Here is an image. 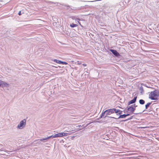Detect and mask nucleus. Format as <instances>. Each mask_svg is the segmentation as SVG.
Returning a JSON list of instances; mask_svg holds the SVG:
<instances>
[{
  "label": "nucleus",
  "mask_w": 159,
  "mask_h": 159,
  "mask_svg": "<svg viewBox=\"0 0 159 159\" xmlns=\"http://www.w3.org/2000/svg\"><path fill=\"white\" fill-rule=\"evenodd\" d=\"M109 51L111 52L115 56L117 57H118L120 56V54L116 50L110 49H109Z\"/></svg>",
  "instance_id": "nucleus-5"
},
{
  "label": "nucleus",
  "mask_w": 159,
  "mask_h": 159,
  "mask_svg": "<svg viewBox=\"0 0 159 159\" xmlns=\"http://www.w3.org/2000/svg\"><path fill=\"white\" fill-rule=\"evenodd\" d=\"M76 23H78V24H79V25L80 26H82V25H81L79 21L76 20Z\"/></svg>",
  "instance_id": "nucleus-25"
},
{
  "label": "nucleus",
  "mask_w": 159,
  "mask_h": 159,
  "mask_svg": "<svg viewBox=\"0 0 159 159\" xmlns=\"http://www.w3.org/2000/svg\"><path fill=\"white\" fill-rule=\"evenodd\" d=\"M47 139H48L47 137L44 138H43L40 139H39L37 140V141H38V143H39L41 141H43V143H45V142H46V141H44L47 140Z\"/></svg>",
  "instance_id": "nucleus-10"
},
{
  "label": "nucleus",
  "mask_w": 159,
  "mask_h": 159,
  "mask_svg": "<svg viewBox=\"0 0 159 159\" xmlns=\"http://www.w3.org/2000/svg\"><path fill=\"white\" fill-rule=\"evenodd\" d=\"M148 110H148V112H150V111H148Z\"/></svg>",
  "instance_id": "nucleus-36"
},
{
  "label": "nucleus",
  "mask_w": 159,
  "mask_h": 159,
  "mask_svg": "<svg viewBox=\"0 0 159 159\" xmlns=\"http://www.w3.org/2000/svg\"><path fill=\"white\" fill-rule=\"evenodd\" d=\"M77 26H78V25L74 23H72L70 25V26L71 28H74Z\"/></svg>",
  "instance_id": "nucleus-17"
},
{
  "label": "nucleus",
  "mask_w": 159,
  "mask_h": 159,
  "mask_svg": "<svg viewBox=\"0 0 159 159\" xmlns=\"http://www.w3.org/2000/svg\"><path fill=\"white\" fill-rule=\"evenodd\" d=\"M130 113H128L127 114H125V116H126V117L127 116H129L130 115Z\"/></svg>",
  "instance_id": "nucleus-31"
},
{
  "label": "nucleus",
  "mask_w": 159,
  "mask_h": 159,
  "mask_svg": "<svg viewBox=\"0 0 159 159\" xmlns=\"http://www.w3.org/2000/svg\"><path fill=\"white\" fill-rule=\"evenodd\" d=\"M53 136H54V135H52L50 136H49L48 137H47V138L48 139H49L50 138H53Z\"/></svg>",
  "instance_id": "nucleus-28"
},
{
  "label": "nucleus",
  "mask_w": 159,
  "mask_h": 159,
  "mask_svg": "<svg viewBox=\"0 0 159 159\" xmlns=\"http://www.w3.org/2000/svg\"><path fill=\"white\" fill-rule=\"evenodd\" d=\"M53 61L54 62L59 64H61V61L59 60L56 59H54Z\"/></svg>",
  "instance_id": "nucleus-14"
},
{
  "label": "nucleus",
  "mask_w": 159,
  "mask_h": 159,
  "mask_svg": "<svg viewBox=\"0 0 159 159\" xmlns=\"http://www.w3.org/2000/svg\"><path fill=\"white\" fill-rule=\"evenodd\" d=\"M109 117L111 118H113L114 119H118L120 118H124L126 117L125 114H124L123 115H120L119 116L118 118H116V117H110V116H108Z\"/></svg>",
  "instance_id": "nucleus-8"
},
{
  "label": "nucleus",
  "mask_w": 159,
  "mask_h": 159,
  "mask_svg": "<svg viewBox=\"0 0 159 159\" xmlns=\"http://www.w3.org/2000/svg\"><path fill=\"white\" fill-rule=\"evenodd\" d=\"M70 133H63V136H67V135H69Z\"/></svg>",
  "instance_id": "nucleus-21"
},
{
  "label": "nucleus",
  "mask_w": 159,
  "mask_h": 159,
  "mask_svg": "<svg viewBox=\"0 0 159 159\" xmlns=\"http://www.w3.org/2000/svg\"><path fill=\"white\" fill-rule=\"evenodd\" d=\"M53 136H54V135H52L50 136H49L48 137H47V138L48 139H49L50 138H53Z\"/></svg>",
  "instance_id": "nucleus-26"
},
{
  "label": "nucleus",
  "mask_w": 159,
  "mask_h": 159,
  "mask_svg": "<svg viewBox=\"0 0 159 159\" xmlns=\"http://www.w3.org/2000/svg\"><path fill=\"white\" fill-rule=\"evenodd\" d=\"M152 103V102H149L147 103L145 105V110H148V108L150 107ZM145 110H144L143 111V112Z\"/></svg>",
  "instance_id": "nucleus-9"
},
{
  "label": "nucleus",
  "mask_w": 159,
  "mask_h": 159,
  "mask_svg": "<svg viewBox=\"0 0 159 159\" xmlns=\"http://www.w3.org/2000/svg\"><path fill=\"white\" fill-rule=\"evenodd\" d=\"M127 110L128 111L131 113H134L136 115H137V113H134V112L135 111L134 108L133 106V105H132L129 106H128L127 107Z\"/></svg>",
  "instance_id": "nucleus-3"
},
{
  "label": "nucleus",
  "mask_w": 159,
  "mask_h": 159,
  "mask_svg": "<svg viewBox=\"0 0 159 159\" xmlns=\"http://www.w3.org/2000/svg\"><path fill=\"white\" fill-rule=\"evenodd\" d=\"M129 111H128L127 110L126 111H125V110L124 111V112L125 113H126V112H128Z\"/></svg>",
  "instance_id": "nucleus-32"
},
{
  "label": "nucleus",
  "mask_w": 159,
  "mask_h": 159,
  "mask_svg": "<svg viewBox=\"0 0 159 159\" xmlns=\"http://www.w3.org/2000/svg\"><path fill=\"white\" fill-rule=\"evenodd\" d=\"M83 125H79L78 126H76L77 127H78V128H77V129L78 130H80L83 129V128L84 127L83 126Z\"/></svg>",
  "instance_id": "nucleus-15"
},
{
  "label": "nucleus",
  "mask_w": 159,
  "mask_h": 159,
  "mask_svg": "<svg viewBox=\"0 0 159 159\" xmlns=\"http://www.w3.org/2000/svg\"><path fill=\"white\" fill-rule=\"evenodd\" d=\"M9 86V84L6 82L0 80V87H8Z\"/></svg>",
  "instance_id": "nucleus-4"
},
{
  "label": "nucleus",
  "mask_w": 159,
  "mask_h": 159,
  "mask_svg": "<svg viewBox=\"0 0 159 159\" xmlns=\"http://www.w3.org/2000/svg\"><path fill=\"white\" fill-rule=\"evenodd\" d=\"M133 116H132L129 118H128V119H126V120H122L121 121V122H125V121H128V120H131V119H132L133 118Z\"/></svg>",
  "instance_id": "nucleus-18"
},
{
  "label": "nucleus",
  "mask_w": 159,
  "mask_h": 159,
  "mask_svg": "<svg viewBox=\"0 0 159 159\" xmlns=\"http://www.w3.org/2000/svg\"><path fill=\"white\" fill-rule=\"evenodd\" d=\"M137 97V96H135V95L134 98L128 102V105H129L131 104L135 103L136 101Z\"/></svg>",
  "instance_id": "nucleus-6"
},
{
  "label": "nucleus",
  "mask_w": 159,
  "mask_h": 159,
  "mask_svg": "<svg viewBox=\"0 0 159 159\" xmlns=\"http://www.w3.org/2000/svg\"><path fill=\"white\" fill-rule=\"evenodd\" d=\"M106 116L110 115L113 113V108L109 109L106 110Z\"/></svg>",
  "instance_id": "nucleus-7"
},
{
  "label": "nucleus",
  "mask_w": 159,
  "mask_h": 159,
  "mask_svg": "<svg viewBox=\"0 0 159 159\" xmlns=\"http://www.w3.org/2000/svg\"><path fill=\"white\" fill-rule=\"evenodd\" d=\"M83 65L84 66H86L87 65L86 64H83Z\"/></svg>",
  "instance_id": "nucleus-34"
},
{
  "label": "nucleus",
  "mask_w": 159,
  "mask_h": 159,
  "mask_svg": "<svg viewBox=\"0 0 159 159\" xmlns=\"http://www.w3.org/2000/svg\"><path fill=\"white\" fill-rule=\"evenodd\" d=\"M118 110L119 109H115V108H113V113H115L116 114L118 113Z\"/></svg>",
  "instance_id": "nucleus-16"
},
{
  "label": "nucleus",
  "mask_w": 159,
  "mask_h": 159,
  "mask_svg": "<svg viewBox=\"0 0 159 159\" xmlns=\"http://www.w3.org/2000/svg\"><path fill=\"white\" fill-rule=\"evenodd\" d=\"M18 14L19 15H20H20H21V11H20L18 13Z\"/></svg>",
  "instance_id": "nucleus-30"
},
{
  "label": "nucleus",
  "mask_w": 159,
  "mask_h": 159,
  "mask_svg": "<svg viewBox=\"0 0 159 159\" xmlns=\"http://www.w3.org/2000/svg\"><path fill=\"white\" fill-rule=\"evenodd\" d=\"M139 102L141 105H143L145 103V101L143 99H141L139 100Z\"/></svg>",
  "instance_id": "nucleus-12"
},
{
  "label": "nucleus",
  "mask_w": 159,
  "mask_h": 159,
  "mask_svg": "<svg viewBox=\"0 0 159 159\" xmlns=\"http://www.w3.org/2000/svg\"><path fill=\"white\" fill-rule=\"evenodd\" d=\"M106 114V116H104V118L106 117L107 116H106V110L104 111H102L100 116L99 118H102V117L104 116L105 114Z\"/></svg>",
  "instance_id": "nucleus-11"
},
{
  "label": "nucleus",
  "mask_w": 159,
  "mask_h": 159,
  "mask_svg": "<svg viewBox=\"0 0 159 159\" xmlns=\"http://www.w3.org/2000/svg\"><path fill=\"white\" fill-rule=\"evenodd\" d=\"M59 137V133L56 134L54 135L53 138H57Z\"/></svg>",
  "instance_id": "nucleus-20"
},
{
  "label": "nucleus",
  "mask_w": 159,
  "mask_h": 159,
  "mask_svg": "<svg viewBox=\"0 0 159 159\" xmlns=\"http://www.w3.org/2000/svg\"><path fill=\"white\" fill-rule=\"evenodd\" d=\"M139 90L140 91V93L141 94H143L144 93V90L142 86H141L139 88Z\"/></svg>",
  "instance_id": "nucleus-13"
},
{
  "label": "nucleus",
  "mask_w": 159,
  "mask_h": 159,
  "mask_svg": "<svg viewBox=\"0 0 159 159\" xmlns=\"http://www.w3.org/2000/svg\"><path fill=\"white\" fill-rule=\"evenodd\" d=\"M59 133V137H63V132H60Z\"/></svg>",
  "instance_id": "nucleus-24"
},
{
  "label": "nucleus",
  "mask_w": 159,
  "mask_h": 159,
  "mask_svg": "<svg viewBox=\"0 0 159 159\" xmlns=\"http://www.w3.org/2000/svg\"><path fill=\"white\" fill-rule=\"evenodd\" d=\"M61 64H62V65H66L68 64V63L66 62L63 61H61Z\"/></svg>",
  "instance_id": "nucleus-22"
},
{
  "label": "nucleus",
  "mask_w": 159,
  "mask_h": 159,
  "mask_svg": "<svg viewBox=\"0 0 159 159\" xmlns=\"http://www.w3.org/2000/svg\"><path fill=\"white\" fill-rule=\"evenodd\" d=\"M72 19L73 20H77V19H78V18H77L76 16H73L72 17Z\"/></svg>",
  "instance_id": "nucleus-23"
},
{
  "label": "nucleus",
  "mask_w": 159,
  "mask_h": 159,
  "mask_svg": "<svg viewBox=\"0 0 159 159\" xmlns=\"http://www.w3.org/2000/svg\"><path fill=\"white\" fill-rule=\"evenodd\" d=\"M132 105H133V106L134 108V109L135 110L136 109V107H137V105H136L135 104H132Z\"/></svg>",
  "instance_id": "nucleus-29"
},
{
  "label": "nucleus",
  "mask_w": 159,
  "mask_h": 159,
  "mask_svg": "<svg viewBox=\"0 0 159 159\" xmlns=\"http://www.w3.org/2000/svg\"><path fill=\"white\" fill-rule=\"evenodd\" d=\"M53 136H54V135H52L50 136H49L48 137H47V138L48 139H49L50 138H53Z\"/></svg>",
  "instance_id": "nucleus-27"
},
{
  "label": "nucleus",
  "mask_w": 159,
  "mask_h": 159,
  "mask_svg": "<svg viewBox=\"0 0 159 159\" xmlns=\"http://www.w3.org/2000/svg\"><path fill=\"white\" fill-rule=\"evenodd\" d=\"M122 111H121L119 109L118 112V113L116 114V116L119 115V116H120V115H121L122 114Z\"/></svg>",
  "instance_id": "nucleus-19"
},
{
  "label": "nucleus",
  "mask_w": 159,
  "mask_h": 159,
  "mask_svg": "<svg viewBox=\"0 0 159 159\" xmlns=\"http://www.w3.org/2000/svg\"><path fill=\"white\" fill-rule=\"evenodd\" d=\"M143 85L146 87L147 88H150V87L148 86L147 85H146V84H144Z\"/></svg>",
  "instance_id": "nucleus-33"
},
{
  "label": "nucleus",
  "mask_w": 159,
  "mask_h": 159,
  "mask_svg": "<svg viewBox=\"0 0 159 159\" xmlns=\"http://www.w3.org/2000/svg\"><path fill=\"white\" fill-rule=\"evenodd\" d=\"M26 123V119H24L21 120L18 125L17 128L20 129H21L25 125Z\"/></svg>",
  "instance_id": "nucleus-2"
},
{
  "label": "nucleus",
  "mask_w": 159,
  "mask_h": 159,
  "mask_svg": "<svg viewBox=\"0 0 159 159\" xmlns=\"http://www.w3.org/2000/svg\"><path fill=\"white\" fill-rule=\"evenodd\" d=\"M159 96V90L158 89H155L151 92L149 95V98L152 100L157 99L156 98Z\"/></svg>",
  "instance_id": "nucleus-1"
},
{
  "label": "nucleus",
  "mask_w": 159,
  "mask_h": 159,
  "mask_svg": "<svg viewBox=\"0 0 159 159\" xmlns=\"http://www.w3.org/2000/svg\"><path fill=\"white\" fill-rule=\"evenodd\" d=\"M77 20H78V21H79V20L80 21V20H81V19H79V18H78V19H77Z\"/></svg>",
  "instance_id": "nucleus-35"
},
{
  "label": "nucleus",
  "mask_w": 159,
  "mask_h": 159,
  "mask_svg": "<svg viewBox=\"0 0 159 159\" xmlns=\"http://www.w3.org/2000/svg\"><path fill=\"white\" fill-rule=\"evenodd\" d=\"M50 2L52 3H53L52 2Z\"/></svg>",
  "instance_id": "nucleus-37"
}]
</instances>
